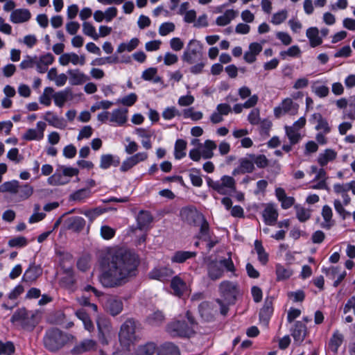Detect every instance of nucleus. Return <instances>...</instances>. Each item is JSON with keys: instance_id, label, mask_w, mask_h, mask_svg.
<instances>
[{"instance_id": "60", "label": "nucleus", "mask_w": 355, "mask_h": 355, "mask_svg": "<svg viewBox=\"0 0 355 355\" xmlns=\"http://www.w3.org/2000/svg\"><path fill=\"white\" fill-rule=\"evenodd\" d=\"M15 352L14 344L10 341L3 343L0 340V354L11 355Z\"/></svg>"}, {"instance_id": "16", "label": "nucleus", "mask_w": 355, "mask_h": 355, "mask_svg": "<svg viewBox=\"0 0 355 355\" xmlns=\"http://www.w3.org/2000/svg\"><path fill=\"white\" fill-rule=\"evenodd\" d=\"M46 123L42 121L37 123V129H28L23 135V139L27 141L40 140L44 137V131L46 128Z\"/></svg>"}, {"instance_id": "42", "label": "nucleus", "mask_w": 355, "mask_h": 355, "mask_svg": "<svg viewBox=\"0 0 355 355\" xmlns=\"http://www.w3.org/2000/svg\"><path fill=\"white\" fill-rule=\"evenodd\" d=\"M165 316L162 311H155L147 317V322L152 326H159L164 322Z\"/></svg>"}, {"instance_id": "17", "label": "nucleus", "mask_w": 355, "mask_h": 355, "mask_svg": "<svg viewBox=\"0 0 355 355\" xmlns=\"http://www.w3.org/2000/svg\"><path fill=\"white\" fill-rule=\"evenodd\" d=\"M197 238L207 242V246L209 251L211 250L218 242L216 239H212L209 232V223H205L204 225L200 227Z\"/></svg>"}, {"instance_id": "30", "label": "nucleus", "mask_w": 355, "mask_h": 355, "mask_svg": "<svg viewBox=\"0 0 355 355\" xmlns=\"http://www.w3.org/2000/svg\"><path fill=\"white\" fill-rule=\"evenodd\" d=\"M135 132L139 137L143 138L141 141L143 147L146 150L150 149L152 148V143L150 138L153 135V132L144 128H137Z\"/></svg>"}, {"instance_id": "19", "label": "nucleus", "mask_w": 355, "mask_h": 355, "mask_svg": "<svg viewBox=\"0 0 355 355\" xmlns=\"http://www.w3.org/2000/svg\"><path fill=\"white\" fill-rule=\"evenodd\" d=\"M128 110L115 109L110 112V122L118 126H123L128 121Z\"/></svg>"}, {"instance_id": "56", "label": "nucleus", "mask_w": 355, "mask_h": 355, "mask_svg": "<svg viewBox=\"0 0 355 355\" xmlns=\"http://www.w3.org/2000/svg\"><path fill=\"white\" fill-rule=\"evenodd\" d=\"M293 274L291 269L284 268L280 264L276 266V275L278 281L285 280L288 279Z\"/></svg>"}, {"instance_id": "39", "label": "nucleus", "mask_w": 355, "mask_h": 355, "mask_svg": "<svg viewBox=\"0 0 355 355\" xmlns=\"http://www.w3.org/2000/svg\"><path fill=\"white\" fill-rule=\"evenodd\" d=\"M336 153L332 149H326L323 153H320L318 158V162L321 166H326L329 162L333 161L336 157Z\"/></svg>"}, {"instance_id": "8", "label": "nucleus", "mask_w": 355, "mask_h": 355, "mask_svg": "<svg viewBox=\"0 0 355 355\" xmlns=\"http://www.w3.org/2000/svg\"><path fill=\"white\" fill-rule=\"evenodd\" d=\"M136 322L132 319L127 320L121 327L119 337L121 343L128 344L136 340Z\"/></svg>"}, {"instance_id": "14", "label": "nucleus", "mask_w": 355, "mask_h": 355, "mask_svg": "<svg viewBox=\"0 0 355 355\" xmlns=\"http://www.w3.org/2000/svg\"><path fill=\"white\" fill-rule=\"evenodd\" d=\"M105 309L112 315H119L123 310V302L118 298L110 296H105Z\"/></svg>"}, {"instance_id": "41", "label": "nucleus", "mask_w": 355, "mask_h": 355, "mask_svg": "<svg viewBox=\"0 0 355 355\" xmlns=\"http://www.w3.org/2000/svg\"><path fill=\"white\" fill-rule=\"evenodd\" d=\"M119 159H115L112 155H103L101 157L100 167L103 169H107L112 165L117 166H119Z\"/></svg>"}, {"instance_id": "50", "label": "nucleus", "mask_w": 355, "mask_h": 355, "mask_svg": "<svg viewBox=\"0 0 355 355\" xmlns=\"http://www.w3.org/2000/svg\"><path fill=\"white\" fill-rule=\"evenodd\" d=\"M118 62H119V57L117 55H112L96 58L92 62L91 64L94 66H102L106 64H115Z\"/></svg>"}, {"instance_id": "6", "label": "nucleus", "mask_w": 355, "mask_h": 355, "mask_svg": "<svg viewBox=\"0 0 355 355\" xmlns=\"http://www.w3.org/2000/svg\"><path fill=\"white\" fill-rule=\"evenodd\" d=\"M182 60L189 64H192L197 61H200V60H205L202 46L200 42L196 40H190L182 54Z\"/></svg>"}, {"instance_id": "1", "label": "nucleus", "mask_w": 355, "mask_h": 355, "mask_svg": "<svg viewBox=\"0 0 355 355\" xmlns=\"http://www.w3.org/2000/svg\"><path fill=\"white\" fill-rule=\"evenodd\" d=\"M137 255L120 248L109 253L102 261L98 280L105 288H117L125 285L138 273Z\"/></svg>"}, {"instance_id": "32", "label": "nucleus", "mask_w": 355, "mask_h": 355, "mask_svg": "<svg viewBox=\"0 0 355 355\" xmlns=\"http://www.w3.org/2000/svg\"><path fill=\"white\" fill-rule=\"evenodd\" d=\"M152 221L153 217L150 214L148 211L141 210L137 217V228L142 230Z\"/></svg>"}, {"instance_id": "27", "label": "nucleus", "mask_w": 355, "mask_h": 355, "mask_svg": "<svg viewBox=\"0 0 355 355\" xmlns=\"http://www.w3.org/2000/svg\"><path fill=\"white\" fill-rule=\"evenodd\" d=\"M31 14L27 9H17L12 12L10 21L15 24H20L30 19Z\"/></svg>"}, {"instance_id": "64", "label": "nucleus", "mask_w": 355, "mask_h": 355, "mask_svg": "<svg viewBox=\"0 0 355 355\" xmlns=\"http://www.w3.org/2000/svg\"><path fill=\"white\" fill-rule=\"evenodd\" d=\"M288 16V12L286 10H282L278 12L275 13L271 19V23L275 25H279L284 22Z\"/></svg>"}, {"instance_id": "34", "label": "nucleus", "mask_w": 355, "mask_h": 355, "mask_svg": "<svg viewBox=\"0 0 355 355\" xmlns=\"http://www.w3.org/2000/svg\"><path fill=\"white\" fill-rule=\"evenodd\" d=\"M179 348L172 343L162 345L157 351V355H180Z\"/></svg>"}, {"instance_id": "11", "label": "nucleus", "mask_w": 355, "mask_h": 355, "mask_svg": "<svg viewBox=\"0 0 355 355\" xmlns=\"http://www.w3.org/2000/svg\"><path fill=\"white\" fill-rule=\"evenodd\" d=\"M98 331V339L103 345H107L108 340L111 331L112 324L110 320L105 318H98L96 321Z\"/></svg>"}, {"instance_id": "33", "label": "nucleus", "mask_w": 355, "mask_h": 355, "mask_svg": "<svg viewBox=\"0 0 355 355\" xmlns=\"http://www.w3.org/2000/svg\"><path fill=\"white\" fill-rule=\"evenodd\" d=\"M238 15V12L234 10H227L225 12L217 17L216 23L218 26H224L229 24L232 19Z\"/></svg>"}, {"instance_id": "2", "label": "nucleus", "mask_w": 355, "mask_h": 355, "mask_svg": "<svg viewBox=\"0 0 355 355\" xmlns=\"http://www.w3.org/2000/svg\"><path fill=\"white\" fill-rule=\"evenodd\" d=\"M74 339L73 335L57 328H52L46 331L43 343L46 349L50 352H56L65 345L73 343Z\"/></svg>"}, {"instance_id": "59", "label": "nucleus", "mask_w": 355, "mask_h": 355, "mask_svg": "<svg viewBox=\"0 0 355 355\" xmlns=\"http://www.w3.org/2000/svg\"><path fill=\"white\" fill-rule=\"evenodd\" d=\"M295 209L296 210L297 218L300 222H305L310 218V210L305 209L299 205H295Z\"/></svg>"}, {"instance_id": "21", "label": "nucleus", "mask_w": 355, "mask_h": 355, "mask_svg": "<svg viewBox=\"0 0 355 355\" xmlns=\"http://www.w3.org/2000/svg\"><path fill=\"white\" fill-rule=\"evenodd\" d=\"M64 224L68 230L75 232H80L85 228L86 222L80 216H72L68 218L65 220Z\"/></svg>"}, {"instance_id": "13", "label": "nucleus", "mask_w": 355, "mask_h": 355, "mask_svg": "<svg viewBox=\"0 0 355 355\" xmlns=\"http://www.w3.org/2000/svg\"><path fill=\"white\" fill-rule=\"evenodd\" d=\"M59 284L69 292H73L76 290V279L71 268H64V272L59 280Z\"/></svg>"}, {"instance_id": "58", "label": "nucleus", "mask_w": 355, "mask_h": 355, "mask_svg": "<svg viewBox=\"0 0 355 355\" xmlns=\"http://www.w3.org/2000/svg\"><path fill=\"white\" fill-rule=\"evenodd\" d=\"M249 158H251L254 164H255L258 168H263L268 165V159L264 155H256L254 154H248Z\"/></svg>"}, {"instance_id": "12", "label": "nucleus", "mask_w": 355, "mask_h": 355, "mask_svg": "<svg viewBox=\"0 0 355 355\" xmlns=\"http://www.w3.org/2000/svg\"><path fill=\"white\" fill-rule=\"evenodd\" d=\"M215 191L221 195H227L230 192L236 191V182L234 179L228 175H223L220 182L214 184Z\"/></svg>"}, {"instance_id": "35", "label": "nucleus", "mask_w": 355, "mask_h": 355, "mask_svg": "<svg viewBox=\"0 0 355 355\" xmlns=\"http://www.w3.org/2000/svg\"><path fill=\"white\" fill-rule=\"evenodd\" d=\"M344 336L338 331H336L329 342V349L334 353H337L338 347L343 342Z\"/></svg>"}, {"instance_id": "55", "label": "nucleus", "mask_w": 355, "mask_h": 355, "mask_svg": "<svg viewBox=\"0 0 355 355\" xmlns=\"http://www.w3.org/2000/svg\"><path fill=\"white\" fill-rule=\"evenodd\" d=\"M68 97L69 92L67 90L53 93V98L55 104L60 107H62L64 105V103L67 101Z\"/></svg>"}, {"instance_id": "51", "label": "nucleus", "mask_w": 355, "mask_h": 355, "mask_svg": "<svg viewBox=\"0 0 355 355\" xmlns=\"http://www.w3.org/2000/svg\"><path fill=\"white\" fill-rule=\"evenodd\" d=\"M282 107L284 114L289 112L291 114H295L297 112L298 105L294 103L291 98H286L282 103Z\"/></svg>"}, {"instance_id": "46", "label": "nucleus", "mask_w": 355, "mask_h": 355, "mask_svg": "<svg viewBox=\"0 0 355 355\" xmlns=\"http://www.w3.org/2000/svg\"><path fill=\"white\" fill-rule=\"evenodd\" d=\"M187 148V142L184 139H179L175 144L174 155L175 159H180L186 156L185 150Z\"/></svg>"}, {"instance_id": "63", "label": "nucleus", "mask_w": 355, "mask_h": 355, "mask_svg": "<svg viewBox=\"0 0 355 355\" xmlns=\"http://www.w3.org/2000/svg\"><path fill=\"white\" fill-rule=\"evenodd\" d=\"M189 178L193 186L200 187L202 185V180L200 175V170L191 168L190 170Z\"/></svg>"}, {"instance_id": "37", "label": "nucleus", "mask_w": 355, "mask_h": 355, "mask_svg": "<svg viewBox=\"0 0 355 355\" xmlns=\"http://www.w3.org/2000/svg\"><path fill=\"white\" fill-rule=\"evenodd\" d=\"M44 119L49 123V125L57 128H64L65 124L63 119L58 118L52 112H46Z\"/></svg>"}, {"instance_id": "20", "label": "nucleus", "mask_w": 355, "mask_h": 355, "mask_svg": "<svg viewBox=\"0 0 355 355\" xmlns=\"http://www.w3.org/2000/svg\"><path fill=\"white\" fill-rule=\"evenodd\" d=\"M310 121L312 123H316L315 126L316 130H322L324 134H328L331 130L327 120L320 113L312 114Z\"/></svg>"}, {"instance_id": "29", "label": "nucleus", "mask_w": 355, "mask_h": 355, "mask_svg": "<svg viewBox=\"0 0 355 355\" xmlns=\"http://www.w3.org/2000/svg\"><path fill=\"white\" fill-rule=\"evenodd\" d=\"M263 217L267 225H272L277 221V211L272 205H268L263 211Z\"/></svg>"}, {"instance_id": "62", "label": "nucleus", "mask_w": 355, "mask_h": 355, "mask_svg": "<svg viewBox=\"0 0 355 355\" xmlns=\"http://www.w3.org/2000/svg\"><path fill=\"white\" fill-rule=\"evenodd\" d=\"M83 31L84 34L90 36L94 40H96L98 39L99 35L96 33L94 26L89 22H84L83 24Z\"/></svg>"}, {"instance_id": "43", "label": "nucleus", "mask_w": 355, "mask_h": 355, "mask_svg": "<svg viewBox=\"0 0 355 355\" xmlns=\"http://www.w3.org/2000/svg\"><path fill=\"white\" fill-rule=\"evenodd\" d=\"M19 188V182L17 180H12L3 182L0 186V192H8L12 194L18 193Z\"/></svg>"}, {"instance_id": "25", "label": "nucleus", "mask_w": 355, "mask_h": 355, "mask_svg": "<svg viewBox=\"0 0 355 355\" xmlns=\"http://www.w3.org/2000/svg\"><path fill=\"white\" fill-rule=\"evenodd\" d=\"M273 313L272 302L271 299H266L264 305L259 312V319L261 322L267 325L268 321Z\"/></svg>"}, {"instance_id": "5", "label": "nucleus", "mask_w": 355, "mask_h": 355, "mask_svg": "<svg viewBox=\"0 0 355 355\" xmlns=\"http://www.w3.org/2000/svg\"><path fill=\"white\" fill-rule=\"evenodd\" d=\"M180 216L182 221L194 227L200 226V227L205 223H208L204 216L193 206L182 208Z\"/></svg>"}, {"instance_id": "28", "label": "nucleus", "mask_w": 355, "mask_h": 355, "mask_svg": "<svg viewBox=\"0 0 355 355\" xmlns=\"http://www.w3.org/2000/svg\"><path fill=\"white\" fill-rule=\"evenodd\" d=\"M96 343L92 339H86L82 341L80 344L76 345L71 351L73 355L81 354L84 352L90 351L94 349Z\"/></svg>"}, {"instance_id": "54", "label": "nucleus", "mask_w": 355, "mask_h": 355, "mask_svg": "<svg viewBox=\"0 0 355 355\" xmlns=\"http://www.w3.org/2000/svg\"><path fill=\"white\" fill-rule=\"evenodd\" d=\"M156 349L154 343H148L139 346L136 352L137 355H153Z\"/></svg>"}, {"instance_id": "45", "label": "nucleus", "mask_w": 355, "mask_h": 355, "mask_svg": "<svg viewBox=\"0 0 355 355\" xmlns=\"http://www.w3.org/2000/svg\"><path fill=\"white\" fill-rule=\"evenodd\" d=\"M254 249L258 254L259 261L263 265L266 264L268 261V254L265 251L261 241L256 240L254 241Z\"/></svg>"}, {"instance_id": "40", "label": "nucleus", "mask_w": 355, "mask_h": 355, "mask_svg": "<svg viewBox=\"0 0 355 355\" xmlns=\"http://www.w3.org/2000/svg\"><path fill=\"white\" fill-rule=\"evenodd\" d=\"M196 252L189 251H177L171 257V261L173 263H184L187 259L195 257Z\"/></svg>"}, {"instance_id": "4", "label": "nucleus", "mask_w": 355, "mask_h": 355, "mask_svg": "<svg viewBox=\"0 0 355 355\" xmlns=\"http://www.w3.org/2000/svg\"><path fill=\"white\" fill-rule=\"evenodd\" d=\"M229 257L218 261H211L207 265V272L209 277L212 280H216L223 276V266L228 272H234L236 270L233 261L231 258V252L228 253Z\"/></svg>"}, {"instance_id": "22", "label": "nucleus", "mask_w": 355, "mask_h": 355, "mask_svg": "<svg viewBox=\"0 0 355 355\" xmlns=\"http://www.w3.org/2000/svg\"><path fill=\"white\" fill-rule=\"evenodd\" d=\"M42 268L40 266L31 265L25 271L22 277V281L31 284L37 280V279L42 275Z\"/></svg>"}, {"instance_id": "9", "label": "nucleus", "mask_w": 355, "mask_h": 355, "mask_svg": "<svg viewBox=\"0 0 355 355\" xmlns=\"http://www.w3.org/2000/svg\"><path fill=\"white\" fill-rule=\"evenodd\" d=\"M219 291L227 305L234 303L239 293L237 284L230 281L222 282L219 285Z\"/></svg>"}, {"instance_id": "61", "label": "nucleus", "mask_w": 355, "mask_h": 355, "mask_svg": "<svg viewBox=\"0 0 355 355\" xmlns=\"http://www.w3.org/2000/svg\"><path fill=\"white\" fill-rule=\"evenodd\" d=\"M33 189L29 184H19V188L17 193H19V196L21 199L26 200L28 198L33 194Z\"/></svg>"}, {"instance_id": "47", "label": "nucleus", "mask_w": 355, "mask_h": 355, "mask_svg": "<svg viewBox=\"0 0 355 355\" xmlns=\"http://www.w3.org/2000/svg\"><path fill=\"white\" fill-rule=\"evenodd\" d=\"M239 162L243 173H252L255 168L253 161L251 158H249L248 155L246 157L241 158Z\"/></svg>"}, {"instance_id": "36", "label": "nucleus", "mask_w": 355, "mask_h": 355, "mask_svg": "<svg viewBox=\"0 0 355 355\" xmlns=\"http://www.w3.org/2000/svg\"><path fill=\"white\" fill-rule=\"evenodd\" d=\"M322 216L324 219V222L322 223V227L329 230L334 225V222L331 220L332 218V210L328 205H324L322 208Z\"/></svg>"}, {"instance_id": "52", "label": "nucleus", "mask_w": 355, "mask_h": 355, "mask_svg": "<svg viewBox=\"0 0 355 355\" xmlns=\"http://www.w3.org/2000/svg\"><path fill=\"white\" fill-rule=\"evenodd\" d=\"M285 130L291 145H295L300 141L301 135L297 130L295 129V127L286 126Z\"/></svg>"}, {"instance_id": "7", "label": "nucleus", "mask_w": 355, "mask_h": 355, "mask_svg": "<svg viewBox=\"0 0 355 355\" xmlns=\"http://www.w3.org/2000/svg\"><path fill=\"white\" fill-rule=\"evenodd\" d=\"M78 168L60 166L55 173L49 178V182L53 185H63L69 182L70 178L77 175Z\"/></svg>"}, {"instance_id": "24", "label": "nucleus", "mask_w": 355, "mask_h": 355, "mask_svg": "<svg viewBox=\"0 0 355 355\" xmlns=\"http://www.w3.org/2000/svg\"><path fill=\"white\" fill-rule=\"evenodd\" d=\"M275 195L278 200L281 202L282 207L284 209L291 207L295 203V198L287 196L285 190L281 187L275 189Z\"/></svg>"}, {"instance_id": "53", "label": "nucleus", "mask_w": 355, "mask_h": 355, "mask_svg": "<svg viewBox=\"0 0 355 355\" xmlns=\"http://www.w3.org/2000/svg\"><path fill=\"white\" fill-rule=\"evenodd\" d=\"M90 196L91 191L89 189H81L73 193L70 196V198L75 201L83 202Z\"/></svg>"}, {"instance_id": "44", "label": "nucleus", "mask_w": 355, "mask_h": 355, "mask_svg": "<svg viewBox=\"0 0 355 355\" xmlns=\"http://www.w3.org/2000/svg\"><path fill=\"white\" fill-rule=\"evenodd\" d=\"M107 209L106 208H102L100 207H95L94 209H86L84 211H80L79 213L84 214L89 218L90 222H93L96 217L106 212Z\"/></svg>"}, {"instance_id": "49", "label": "nucleus", "mask_w": 355, "mask_h": 355, "mask_svg": "<svg viewBox=\"0 0 355 355\" xmlns=\"http://www.w3.org/2000/svg\"><path fill=\"white\" fill-rule=\"evenodd\" d=\"M199 312L201 317L207 321H210L214 318L210 304L207 302H203L199 305Z\"/></svg>"}, {"instance_id": "31", "label": "nucleus", "mask_w": 355, "mask_h": 355, "mask_svg": "<svg viewBox=\"0 0 355 355\" xmlns=\"http://www.w3.org/2000/svg\"><path fill=\"white\" fill-rule=\"evenodd\" d=\"M216 144L212 141L207 139L205 141L201 148V155L204 159H211L214 156L213 150L216 148Z\"/></svg>"}, {"instance_id": "26", "label": "nucleus", "mask_w": 355, "mask_h": 355, "mask_svg": "<svg viewBox=\"0 0 355 355\" xmlns=\"http://www.w3.org/2000/svg\"><path fill=\"white\" fill-rule=\"evenodd\" d=\"M69 82L72 85H79L89 80V77L79 69H69L67 71Z\"/></svg>"}, {"instance_id": "15", "label": "nucleus", "mask_w": 355, "mask_h": 355, "mask_svg": "<svg viewBox=\"0 0 355 355\" xmlns=\"http://www.w3.org/2000/svg\"><path fill=\"white\" fill-rule=\"evenodd\" d=\"M173 274V270L168 266H161L155 268L148 273V277L151 279L159 281L167 280Z\"/></svg>"}, {"instance_id": "18", "label": "nucleus", "mask_w": 355, "mask_h": 355, "mask_svg": "<svg viewBox=\"0 0 355 355\" xmlns=\"http://www.w3.org/2000/svg\"><path fill=\"white\" fill-rule=\"evenodd\" d=\"M306 334L307 329L305 324L302 321L295 322L291 329V335L293 337L295 342L297 344L302 343Z\"/></svg>"}, {"instance_id": "57", "label": "nucleus", "mask_w": 355, "mask_h": 355, "mask_svg": "<svg viewBox=\"0 0 355 355\" xmlns=\"http://www.w3.org/2000/svg\"><path fill=\"white\" fill-rule=\"evenodd\" d=\"M54 90L52 87H48L44 89L43 94L40 96L39 101L41 104L49 106L51 103V98Z\"/></svg>"}, {"instance_id": "38", "label": "nucleus", "mask_w": 355, "mask_h": 355, "mask_svg": "<svg viewBox=\"0 0 355 355\" xmlns=\"http://www.w3.org/2000/svg\"><path fill=\"white\" fill-rule=\"evenodd\" d=\"M318 34L319 31L316 27H311L307 29L306 36L309 39L311 46L315 47L322 44V40Z\"/></svg>"}, {"instance_id": "48", "label": "nucleus", "mask_w": 355, "mask_h": 355, "mask_svg": "<svg viewBox=\"0 0 355 355\" xmlns=\"http://www.w3.org/2000/svg\"><path fill=\"white\" fill-rule=\"evenodd\" d=\"M139 43L137 38H132L128 43H121L119 45L116 52L121 53L125 51L130 52L137 48Z\"/></svg>"}, {"instance_id": "10", "label": "nucleus", "mask_w": 355, "mask_h": 355, "mask_svg": "<svg viewBox=\"0 0 355 355\" xmlns=\"http://www.w3.org/2000/svg\"><path fill=\"white\" fill-rule=\"evenodd\" d=\"M33 317V313L28 311L24 308H21L17 309L14 313V314L11 317L10 321L12 323L20 322L24 328H33L35 326V323L33 322H31L30 320H32Z\"/></svg>"}, {"instance_id": "3", "label": "nucleus", "mask_w": 355, "mask_h": 355, "mask_svg": "<svg viewBox=\"0 0 355 355\" xmlns=\"http://www.w3.org/2000/svg\"><path fill=\"white\" fill-rule=\"evenodd\" d=\"M185 320H175L170 322L166 326V331L172 337H190L194 334V326L196 322L191 313L187 311Z\"/></svg>"}, {"instance_id": "23", "label": "nucleus", "mask_w": 355, "mask_h": 355, "mask_svg": "<svg viewBox=\"0 0 355 355\" xmlns=\"http://www.w3.org/2000/svg\"><path fill=\"white\" fill-rule=\"evenodd\" d=\"M171 288L173 290V294L178 297L182 296L187 291V284L179 276L173 277L171 282Z\"/></svg>"}]
</instances>
